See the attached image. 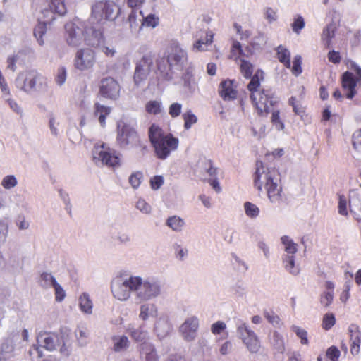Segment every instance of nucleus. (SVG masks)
Segmentation results:
<instances>
[{
	"instance_id": "56",
	"label": "nucleus",
	"mask_w": 361,
	"mask_h": 361,
	"mask_svg": "<svg viewBox=\"0 0 361 361\" xmlns=\"http://www.w3.org/2000/svg\"><path fill=\"white\" fill-rule=\"evenodd\" d=\"M226 328V324L222 321H217L211 326V331L214 335L220 334Z\"/></svg>"
},
{
	"instance_id": "23",
	"label": "nucleus",
	"mask_w": 361,
	"mask_h": 361,
	"mask_svg": "<svg viewBox=\"0 0 361 361\" xmlns=\"http://www.w3.org/2000/svg\"><path fill=\"white\" fill-rule=\"evenodd\" d=\"M94 116H98L100 125L102 127H104L106 126V118L110 114L111 109L109 106L102 105L99 102H96L94 105Z\"/></svg>"
},
{
	"instance_id": "14",
	"label": "nucleus",
	"mask_w": 361,
	"mask_h": 361,
	"mask_svg": "<svg viewBox=\"0 0 361 361\" xmlns=\"http://www.w3.org/2000/svg\"><path fill=\"white\" fill-rule=\"evenodd\" d=\"M238 332L243 339V343L251 353H257L259 351L260 348L259 339L255 332L250 330L247 325L245 324H241L238 328Z\"/></svg>"
},
{
	"instance_id": "38",
	"label": "nucleus",
	"mask_w": 361,
	"mask_h": 361,
	"mask_svg": "<svg viewBox=\"0 0 361 361\" xmlns=\"http://www.w3.org/2000/svg\"><path fill=\"white\" fill-rule=\"evenodd\" d=\"M182 117L184 121V128L186 130L190 129L193 124L197 122V116L192 112L191 110H188L185 112Z\"/></svg>"
},
{
	"instance_id": "59",
	"label": "nucleus",
	"mask_w": 361,
	"mask_h": 361,
	"mask_svg": "<svg viewBox=\"0 0 361 361\" xmlns=\"http://www.w3.org/2000/svg\"><path fill=\"white\" fill-rule=\"evenodd\" d=\"M264 315L269 323L272 324H278L279 323V317L277 314H276L273 311H264Z\"/></svg>"
},
{
	"instance_id": "43",
	"label": "nucleus",
	"mask_w": 361,
	"mask_h": 361,
	"mask_svg": "<svg viewBox=\"0 0 361 361\" xmlns=\"http://www.w3.org/2000/svg\"><path fill=\"white\" fill-rule=\"evenodd\" d=\"M243 54V52L240 43L238 41H234L231 49V54L229 58L236 61Z\"/></svg>"
},
{
	"instance_id": "24",
	"label": "nucleus",
	"mask_w": 361,
	"mask_h": 361,
	"mask_svg": "<svg viewBox=\"0 0 361 361\" xmlns=\"http://www.w3.org/2000/svg\"><path fill=\"white\" fill-rule=\"evenodd\" d=\"M201 38L195 42L193 45V49L197 51H205L208 45L212 44L213 42L214 33L212 31L205 32L204 38L202 39V36H200Z\"/></svg>"
},
{
	"instance_id": "20",
	"label": "nucleus",
	"mask_w": 361,
	"mask_h": 361,
	"mask_svg": "<svg viewBox=\"0 0 361 361\" xmlns=\"http://www.w3.org/2000/svg\"><path fill=\"white\" fill-rule=\"evenodd\" d=\"M166 56L173 66H181L187 59L186 52L177 45L171 47Z\"/></svg>"
},
{
	"instance_id": "46",
	"label": "nucleus",
	"mask_w": 361,
	"mask_h": 361,
	"mask_svg": "<svg viewBox=\"0 0 361 361\" xmlns=\"http://www.w3.org/2000/svg\"><path fill=\"white\" fill-rule=\"evenodd\" d=\"M301 65V56L299 55L295 56L293 61V66L290 65L291 72L294 75L298 76L302 73V69Z\"/></svg>"
},
{
	"instance_id": "37",
	"label": "nucleus",
	"mask_w": 361,
	"mask_h": 361,
	"mask_svg": "<svg viewBox=\"0 0 361 361\" xmlns=\"http://www.w3.org/2000/svg\"><path fill=\"white\" fill-rule=\"evenodd\" d=\"M281 243L285 246V251L289 254H295L297 249V244H295L292 239L287 235H283L281 238Z\"/></svg>"
},
{
	"instance_id": "8",
	"label": "nucleus",
	"mask_w": 361,
	"mask_h": 361,
	"mask_svg": "<svg viewBox=\"0 0 361 361\" xmlns=\"http://www.w3.org/2000/svg\"><path fill=\"white\" fill-rule=\"evenodd\" d=\"M275 175L276 171L274 169L265 166L262 161H257L253 176L255 187L259 191H262L263 187L265 188L268 183L276 179Z\"/></svg>"
},
{
	"instance_id": "39",
	"label": "nucleus",
	"mask_w": 361,
	"mask_h": 361,
	"mask_svg": "<svg viewBox=\"0 0 361 361\" xmlns=\"http://www.w3.org/2000/svg\"><path fill=\"white\" fill-rule=\"evenodd\" d=\"M336 324V318L333 313L329 312L324 315L322 326L326 331L331 329Z\"/></svg>"
},
{
	"instance_id": "16",
	"label": "nucleus",
	"mask_w": 361,
	"mask_h": 361,
	"mask_svg": "<svg viewBox=\"0 0 361 361\" xmlns=\"http://www.w3.org/2000/svg\"><path fill=\"white\" fill-rule=\"evenodd\" d=\"M135 291L139 298L147 300L157 296L160 293V286L156 282H142L141 279V284Z\"/></svg>"
},
{
	"instance_id": "54",
	"label": "nucleus",
	"mask_w": 361,
	"mask_h": 361,
	"mask_svg": "<svg viewBox=\"0 0 361 361\" xmlns=\"http://www.w3.org/2000/svg\"><path fill=\"white\" fill-rule=\"evenodd\" d=\"M182 111V105L180 103H172L169 108V114L172 118L179 116Z\"/></svg>"
},
{
	"instance_id": "32",
	"label": "nucleus",
	"mask_w": 361,
	"mask_h": 361,
	"mask_svg": "<svg viewBox=\"0 0 361 361\" xmlns=\"http://www.w3.org/2000/svg\"><path fill=\"white\" fill-rule=\"evenodd\" d=\"M127 332L130 336L131 338L135 342H142L147 338V332L144 331L142 327L139 329L129 328Z\"/></svg>"
},
{
	"instance_id": "48",
	"label": "nucleus",
	"mask_w": 361,
	"mask_h": 361,
	"mask_svg": "<svg viewBox=\"0 0 361 361\" xmlns=\"http://www.w3.org/2000/svg\"><path fill=\"white\" fill-rule=\"evenodd\" d=\"M348 201L344 195H338V213L343 216H348Z\"/></svg>"
},
{
	"instance_id": "61",
	"label": "nucleus",
	"mask_w": 361,
	"mask_h": 361,
	"mask_svg": "<svg viewBox=\"0 0 361 361\" xmlns=\"http://www.w3.org/2000/svg\"><path fill=\"white\" fill-rule=\"evenodd\" d=\"M327 57L329 61L334 64H338L341 61L340 53L334 50L329 51Z\"/></svg>"
},
{
	"instance_id": "52",
	"label": "nucleus",
	"mask_w": 361,
	"mask_h": 361,
	"mask_svg": "<svg viewBox=\"0 0 361 361\" xmlns=\"http://www.w3.org/2000/svg\"><path fill=\"white\" fill-rule=\"evenodd\" d=\"M17 179L13 175H8L5 176L1 181V185L5 189H11L12 188H14L17 185Z\"/></svg>"
},
{
	"instance_id": "4",
	"label": "nucleus",
	"mask_w": 361,
	"mask_h": 361,
	"mask_svg": "<svg viewBox=\"0 0 361 361\" xmlns=\"http://www.w3.org/2000/svg\"><path fill=\"white\" fill-rule=\"evenodd\" d=\"M65 39L69 46L78 47L82 42L89 44L87 34L90 29L87 28L83 23L76 25L74 23H68L65 25Z\"/></svg>"
},
{
	"instance_id": "26",
	"label": "nucleus",
	"mask_w": 361,
	"mask_h": 361,
	"mask_svg": "<svg viewBox=\"0 0 361 361\" xmlns=\"http://www.w3.org/2000/svg\"><path fill=\"white\" fill-rule=\"evenodd\" d=\"M141 353L145 355L146 361H159V357L155 348L151 343H143L141 345Z\"/></svg>"
},
{
	"instance_id": "5",
	"label": "nucleus",
	"mask_w": 361,
	"mask_h": 361,
	"mask_svg": "<svg viewBox=\"0 0 361 361\" xmlns=\"http://www.w3.org/2000/svg\"><path fill=\"white\" fill-rule=\"evenodd\" d=\"M250 99L260 116H267L274 105L273 93L270 90L262 89L260 92H253L250 94Z\"/></svg>"
},
{
	"instance_id": "57",
	"label": "nucleus",
	"mask_w": 361,
	"mask_h": 361,
	"mask_svg": "<svg viewBox=\"0 0 361 361\" xmlns=\"http://www.w3.org/2000/svg\"><path fill=\"white\" fill-rule=\"evenodd\" d=\"M66 80V70L64 67L58 68L57 74L56 76V82L58 85H63Z\"/></svg>"
},
{
	"instance_id": "62",
	"label": "nucleus",
	"mask_w": 361,
	"mask_h": 361,
	"mask_svg": "<svg viewBox=\"0 0 361 361\" xmlns=\"http://www.w3.org/2000/svg\"><path fill=\"white\" fill-rule=\"evenodd\" d=\"M136 207L141 212L148 214L151 211L150 205L143 199H140L136 203Z\"/></svg>"
},
{
	"instance_id": "11",
	"label": "nucleus",
	"mask_w": 361,
	"mask_h": 361,
	"mask_svg": "<svg viewBox=\"0 0 361 361\" xmlns=\"http://www.w3.org/2000/svg\"><path fill=\"white\" fill-rule=\"evenodd\" d=\"M117 142L121 147L135 145L139 141V136L134 128L123 123L118 126Z\"/></svg>"
},
{
	"instance_id": "7",
	"label": "nucleus",
	"mask_w": 361,
	"mask_h": 361,
	"mask_svg": "<svg viewBox=\"0 0 361 361\" xmlns=\"http://www.w3.org/2000/svg\"><path fill=\"white\" fill-rule=\"evenodd\" d=\"M93 153L94 159L101 161L104 165L111 168L121 165L120 154L116 150L106 147L105 144L94 147Z\"/></svg>"
},
{
	"instance_id": "22",
	"label": "nucleus",
	"mask_w": 361,
	"mask_h": 361,
	"mask_svg": "<svg viewBox=\"0 0 361 361\" xmlns=\"http://www.w3.org/2000/svg\"><path fill=\"white\" fill-rule=\"evenodd\" d=\"M158 71L162 75L164 79L169 80L171 78L173 66L169 63L168 58L164 56L157 62Z\"/></svg>"
},
{
	"instance_id": "42",
	"label": "nucleus",
	"mask_w": 361,
	"mask_h": 361,
	"mask_svg": "<svg viewBox=\"0 0 361 361\" xmlns=\"http://www.w3.org/2000/svg\"><path fill=\"white\" fill-rule=\"evenodd\" d=\"M244 208L246 215L250 218H255L259 214V209L257 206L250 202H246L245 203Z\"/></svg>"
},
{
	"instance_id": "47",
	"label": "nucleus",
	"mask_w": 361,
	"mask_h": 361,
	"mask_svg": "<svg viewBox=\"0 0 361 361\" xmlns=\"http://www.w3.org/2000/svg\"><path fill=\"white\" fill-rule=\"evenodd\" d=\"M159 24V18L154 14H149L143 18L142 26L155 27Z\"/></svg>"
},
{
	"instance_id": "33",
	"label": "nucleus",
	"mask_w": 361,
	"mask_h": 361,
	"mask_svg": "<svg viewBox=\"0 0 361 361\" xmlns=\"http://www.w3.org/2000/svg\"><path fill=\"white\" fill-rule=\"evenodd\" d=\"M145 111L151 115H157L161 113V102L157 100H150L145 104Z\"/></svg>"
},
{
	"instance_id": "15",
	"label": "nucleus",
	"mask_w": 361,
	"mask_h": 361,
	"mask_svg": "<svg viewBox=\"0 0 361 361\" xmlns=\"http://www.w3.org/2000/svg\"><path fill=\"white\" fill-rule=\"evenodd\" d=\"M121 87L118 82L111 77L103 78L99 85V94L109 99H116L120 93Z\"/></svg>"
},
{
	"instance_id": "36",
	"label": "nucleus",
	"mask_w": 361,
	"mask_h": 361,
	"mask_svg": "<svg viewBox=\"0 0 361 361\" xmlns=\"http://www.w3.org/2000/svg\"><path fill=\"white\" fill-rule=\"evenodd\" d=\"M48 24L44 22H39L34 29V35L40 45L44 44L43 37L47 32V25Z\"/></svg>"
},
{
	"instance_id": "6",
	"label": "nucleus",
	"mask_w": 361,
	"mask_h": 361,
	"mask_svg": "<svg viewBox=\"0 0 361 361\" xmlns=\"http://www.w3.org/2000/svg\"><path fill=\"white\" fill-rule=\"evenodd\" d=\"M46 83V79L35 70H27L20 73L16 78V85L22 90L30 92L37 85H42Z\"/></svg>"
},
{
	"instance_id": "40",
	"label": "nucleus",
	"mask_w": 361,
	"mask_h": 361,
	"mask_svg": "<svg viewBox=\"0 0 361 361\" xmlns=\"http://www.w3.org/2000/svg\"><path fill=\"white\" fill-rule=\"evenodd\" d=\"M292 331L296 334V336L300 339V343L302 345H308V334L306 330L302 329L298 326H292Z\"/></svg>"
},
{
	"instance_id": "53",
	"label": "nucleus",
	"mask_w": 361,
	"mask_h": 361,
	"mask_svg": "<svg viewBox=\"0 0 361 361\" xmlns=\"http://www.w3.org/2000/svg\"><path fill=\"white\" fill-rule=\"evenodd\" d=\"M352 142L354 149L361 152V128L353 134Z\"/></svg>"
},
{
	"instance_id": "17",
	"label": "nucleus",
	"mask_w": 361,
	"mask_h": 361,
	"mask_svg": "<svg viewBox=\"0 0 361 361\" xmlns=\"http://www.w3.org/2000/svg\"><path fill=\"white\" fill-rule=\"evenodd\" d=\"M199 326L198 319L196 317H192L185 321L180 326V331L183 338L188 341H192L196 337Z\"/></svg>"
},
{
	"instance_id": "18",
	"label": "nucleus",
	"mask_w": 361,
	"mask_h": 361,
	"mask_svg": "<svg viewBox=\"0 0 361 361\" xmlns=\"http://www.w3.org/2000/svg\"><path fill=\"white\" fill-rule=\"evenodd\" d=\"M219 94L224 101H230L236 99L238 91L234 84V80H225L220 83Z\"/></svg>"
},
{
	"instance_id": "31",
	"label": "nucleus",
	"mask_w": 361,
	"mask_h": 361,
	"mask_svg": "<svg viewBox=\"0 0 361 361\" xmlns=\"http://www.w3.org/2000/svg\"><path fill=\"white\" fill-rule=\"evenodd\" d=\"M200 167L202 172L207 173L210 178H213L216 177L218 169L214 167L212 160L204 159L201 161Z\"/></svg>"
},
{
	"instance_id": "35",
	"label": "nucleus",
	"mask_w": 361,
	"mask_h": 361,
	"mask_svg": "<svg viewBox=\"0 0 361 361\" xmlns=\"http://www.w3.org/2000/svg\"><path fill=\"white\" fill-rule=\"evenodd\" d=\"M184 224V221L177 216L169 217L166 221V225L175 231H181Z\"/></svg>"
},
{
	"instance_id": "58",
	"label": "nucleus",
	"mask_w": 361,
	"mask_h": 361,
	"mask_svg": "<svg viewBox=\"0 0 361 361\" xmlns=\"http://www.w3.org/2000/svg\"><path fill=\"white\" fill-rule=\"evenodd\" d=\"M280 112L279 110L274 111L272 112L271 121V123L275 125L279 129H283L284 128V125L283 122L280 119Z\"/></svg>"
},
{
	"instance_id": "34",
	"label": "nucleus",
	"mask_w": 361,
	"mask_h": 361,
	"mask_svg": "<svg viewBox=\"0 0 361 361\" xmlns=\"http://www.w3.org/2000/svg\"><path fill=\"white\" fill-rule=\"evenodd\" d=\"M114 350L119 352L126 349L129 345V341L126 336H114Z\"/></svg>"
},
{
	"instance_id": "50",
	"label": "nucleus",
	"mask_w": 361,
	"mask_h": 361,
	"mask_svg": "<svg viewBox=\"0 0 361 361\" xmlns=\"http://www.w3.org/2000/svg\"><path fill=\"white\" fill-rule=\"evenodd\" d=\"M326 355L331 361H339L341 352L336 346L332 345L327 349Z\"/></svg>"
},
{
	"instance_id": "19",
	"label": "nucleus",
	"mask_w": 361,
	"mask_h": 361,
	"mask_svg": "<svg viewBox=\"0 0 361 361\" xmlns=\"http://www.w3.org/2000/svg\"><path fill=\"white\" fill-rule=\"evenodd\" d=\"M268 198L272 203L280 204L284 200V194L281 185L278 184L276 180L274 179L264 188Z\"/></svg>"
},
{
	"instance_id": "30",
	"label": "nucleus",
	"mask_w": 361,
	"mask_h": 361,
	"mask_svg": "<svg viewBox=\"0 0 361 361\" xmlns=\"http://www.w3.org/2000/svg\"><path fill=\"white\" fill-rule=\"evenodd\" d=\"M79 305L81 311L87 314L92 312V302L86 293H82L79 298Z\"/></svg>"
},
{
	"instance_id": "55",
	"label": "nucleus",
	"mask_w": 361,
	"mask_h": 361,
	"mask_svg": "<svg viewBox=\"0 0 361 361\" xmlns=\"http://www.w3.org/2000/svg\"><path fill=\"white\" fill-rule=\"evenodd\" d=\"M55 290V299L57 302H61L66 297V293L63 288L56 282L52 285Z\"/></svg>"
},
{
	"instance_id": "41",
	"label": "nucleus",
	"mask_w": 361,
	"mask_h": 361,
	"mask_svg": "<svg viewBox=\"0 0 361 361\" xmlns=\"http://www.w3.org/2000/svg\"><path fill=\"white\" fill-rule=\"evenodd\" d=\"M240 73L245 78H250L253 73V66L249 61L243 59L240 66Z\"/></svg>"
},
{
	"instance_id": "21",
	"label": "nucleus",
	"mask_w": 361,
	"mask_h": 361,
	"mask_svg": "<svg viewBox=\"0 0 361 361\" xmlns=\"http://www.w3.org/2000/svg\"><path fill=\"white\" fill-rule=\"evenodd\" d=\"M350 352L353 355H357L361 344V331L357 324L349 326Z\"/></svg>"
},
{
	"instance_id": "60",
	"label": "nucleus",
	"mask_w": 361,
	"mask_h": 361,
	"mask_svg": "<svg viewBox=\"0 0 361 361\" xmlns=\"http://www.w3.org/2000/svg\"><path fill=\"white\" fill-rule=\"evenodd\" d=\"M164 183L161 176H155L150 179V186L153 190H158Z\"/></svg>"
},
{
	"instance_id": "28",
	"label": "nucleus",
	"mask_w": 361,
	"mask_h": 361,
	"mask_svg": "<svg viewBox=\"0 0 361 361\" xmlns=\"http://www.w3.org/2000/svg\"><path fill=\"white\" fill-rule=\"evenodd\" d=\"M335 36V27L333 25H326L321 36V39L325 48L328 49L331 45V40Z\"/></svg>"
},
{
	"instance_id": "1",
	"label": "nucleus",
	"mask_w": 361,
	"mask_h": 361,
	"mask_svg": "<svg viewBox=\"0 0 361 361\" xmlns=\"http://www.w3.org/2000/svg\"><path fill=\"white\" fill-rule=\"evenodd\" d=\"M148 135L155 154L159 159H166L171 152L176 150L178 147V138L171 133H166L156 124H152L149 127Z\"/></svg>"
},
{
	"instance_id": "64",
	"label": "nucleus",
	"mask_w": 361,
	"mask_h": 361,
	"mask_svg": "<svg viewBox=\"0 0 361 361\" xmlns=\"http://www.w3.org/2000/svg\"><path fill=\"white\" fill-rule=\"evenodd\" d=\"M44 346L47 350H51L55 348V342L53 336L46 335L44 338Z\"/></svg>"
},
{
	"instance_id": "25",
	"label": "nucleus",
	"mask_w": 361,
	"mask_h": 361,
	"mask_svg": "<svg viewBox=\"0 0 361 361\" xmlns=\"http://www.w3.org/2000/svg\"><path fill=\"white\" fill-rule=\"evenodd\" d=\"M251 80L247 85V90L252 94L255 92H260V81L264 78V72L262 70H257L254 75L251 76Z\"/></svg>"
},
{
	"instance_id": "10",
	"label": "nucleus",
	"mask_w": 361,
	"mask_h": 361,
	"mask_svg": "<svg viewBox=\"0 0 361 361\" xmlns=\"http://www.w3.org/2000/svg\"><path fill=\"white\" fill-rule=\"evenodd\" d=\"M353 69L357 74V78L353 77L351 72L345 71L341 76L342 88L346 92V97L352 99L356 94L357 84L361 85V68L354 64Z\"/></svg>"
},
{
	"instance_id": "2",
	"label": "nucleus",
	"mask_w": 361,
	"mask_h": 361,
	"mask_svg": "<svg viewBox=\"0 0 361 361\" xmlns=\"http://www.w3.org/2000/svg\"><path fill=\"white\" fill-rule=\"evenodd\" d=\"M121 9L119 0H100L92 6L91 16L97 22L114 20L121 13Z\"/></svg>"
},
{
	"instance_id": "63",
	"label": "nucleus",
	"mask_w": 361,
	"mask_h": 361,
	"mask_svg": "<svg viewBox=\"0 0 361 361\" xmlns=\"http://www.w3.org/2000/svg\"><path fill=\"white\" fill-rule=\"evenodd\" d=\"M233 26L235 28L237 33L240 36L241 40L247 39L250 37V32L249 30L243 31L242 30V27L238 23H235Z\"/></svg>"
},
{
	"instance_id": "45",
	"label": "nucleus",
	"mask_w": 361,
	"mask_h": 361,
	"mask_svg": "<svg viewBox=\"0 0 361 361\" xmlns=\"http://www.w3.org/2000/svg\"><path fill=\"white\" fill-rule=\"evenodd\" d=\"M305 25V23L304 18L298 15L295 17L293 23L291 24V27L294 32L296 34H300L301 30L304 28Z\"/></svg>"
},
{
	"instance_id": "3",
	"label": "nucleus",
	"mask_w": 361,
	"mask_h": 361,
	"mask_svg": "<svg viewBox=\"0 0 361 361\" xmlns=\"http://www.w3.org/2000/svg\"><path fill=\"white\" fill-rule=\"evenodd\" d=\"M140 284L141 278L139 276H130L123 281L117 279L112 281L111 290L115 298L125 301L130 298L131 291H135Z\"/></svg>"
},
{
	"instance_id": "51",
	"label": "nucleus",
	"mask_w": 361,
	"mask_h": 361,
	"mask_svg": "<svg viewBox=\"0 0 361 361\" xmlns=\"http://www.w3.org/2000/svg\"><path fill=\"white\" fill-rule=\"evenodd\" d=\"M334 300V293L332 291H326L324 292L320 295V303L324 307H328L333 302Z\"/></svg>"
},
{
	"instance_id": "49",
	"label": "nucleus",
	"mask_w": 361,
	"mask_h": 361,
	"mask_svg": "<svg viewBox=\"0 0 361 361\" xmlns=\"http://www.w3.org/2000/svg\"><path fill=\"white\" fill-rule=\"evenodd\" d=\"M286 263V269L292 274L297 275L299 273V269L295 268V259L294 256H288L284 260Z\"/></svg>"
},
{
	"instance_id": "44",
	"label": "nucleus",
	"mask_w": 361,
	"mask_h": 361,
	"mask_svg": "<svg viewBox=\"0 0 361 361\" xmlns=\"http://www.w3.org/2000/svg\"><path fill=\"white\" fill-rule=\"evenodd\" d=\"M142 178L143 175L142 172H134L129 177V183L134 189H137L140 185Z\"/></svg>"
},
{
	"instance_id": "12",
	"label": "nucleus",
	"mask_w": 361,
	"mask_h": 361,
	"mask_svg": "<svg viewBox=\"0 0 361 361\" xmlns=\"http://www.w3.org/2000/svg\"><path fill=\"white\" fill-rule=\"evenodd\" d=\"M96 56L94 50L90 48L78 49L74 59V66L80 71H85L93 67Z\"/></svg>"
},
{
	"instance_id": "13",
	"label": "nucleus",
	"mask_w": 361,
	"mask_h": 361,
	"mask_svg": "<svg viewBox=\"0 0 361 361\" xmlns=\"http://www.w3.org/2000/svg\"><path fill=\"white\" fill-rule=\"evenodd\" d=\"M66 12L64 0H51L49 7L42 11V22L49 25L56 19V14L63 16Z\"/></svg>"
},
{
	"instance_id": "27",
	"label": "nucleus",
	"mask_w": 361,
	"mask_h": 361,
	"mask_svg": "<svg viewBox=\"0 0 361 361\" xmlns=\"http://www.w3.org/2000/svg\"><path fill=\"white\" fill-rule=\"evenodd\" d=\"M276 56L279 61L287 68H290V53L282 45L276 48Z\"/></svg>"
},
{
	"instance_id": "29",
	"label": "nucleus",
	"mask_w": 361,
	"mask_h": 361,
	"mask_svg": "<svg viewBox=\"0 0 361 361\" xmlns=\"http://www.w3.org/2000/svg\"><path fill=\"white\" fill-rule=\"evenodd\" d=\"M348 204L350 212L355 214L361 212V200L354 190L350 191Z\"/></svg>"
},
{
	"instance_id": "9",
	"label": "nucleus",
	"mask_w": 361,
	"mask_h": 361,
	"mask_svg": "<svg viewBox=\"0 0 361 361\" xmlns=\"http://www.w3.org/2000/svg\"><path fill=\"white\" fill-rule=\"evenodd\" d=\"M154 56L151 54H145L135 65L133 79L136 85H140L148 77L153 64Z\"/></svg>"
}]
</instances>
